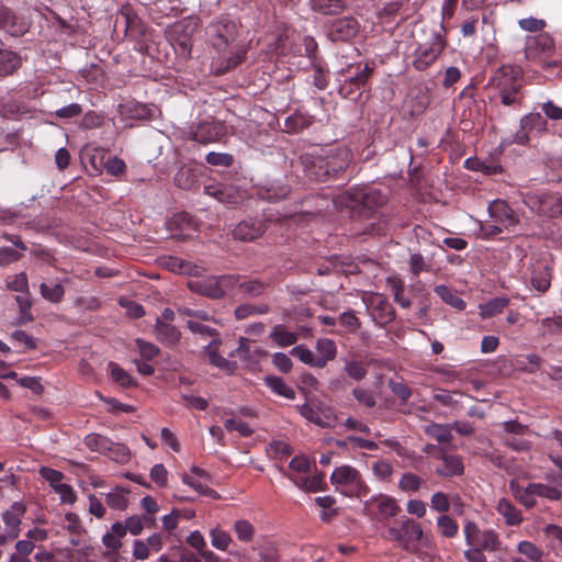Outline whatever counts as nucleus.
<instances>
[{"mask_svg":"<svg viewBox=\"0 0 562 562\" xmlns=\"http://www.w3.org/2000/svg\"><path fill=\"white\" fill-rule=\"evenodd\" d=\"M237 26L233 21H218L211 25L209 33L211 43L220 57L226 60L224 68L217 69V72H224L229 68L237 66L245 54L244 49L234 44Z\"/></svg>","mask_w":562,"mask_h":562,"instance_id":"nucleus-1","label":"nucleus"},{"mask_svg":"<svg viewBox=\"0 0 562 562\" xmlns=\"http://www.w3.org/2000/svg\"><path fill=\"white\" fill-rule=\"evenodd\" d=\"M520 74L518 67L503 66L493 76L492 82L498 89L504 105H512L516 102L521 88Z\"/></svg>","mask_w":562,"mask_h":562,"instance_id":"nucleus-2","label":"nucleus"},{"mask_svg":"<svg viewBox=\"0 0 562 562\" xmlns=\"http://www.w3.org/2000/svg\"><path fill=\"white\" fill-rule=\"evenodd\" d=\"M330 482L336 490L347 495L360 496L367 488L358 470L347 464L333 471Z\"/></svg>","mask_w":562,"mask_h":562,"instance_id":"nucleus-3","label":"nucleus"},{"mask_svg":"<svg viewBox=\"0 0 562 562\" xmlns=\"http://www.w3.org/2000/svg\"><path fill=\"white\" fill-rule=\"evenodd\" d=\"M385 199L374 189H356L345 192L335 200L338 206L356 210L359 205L371 209L384 203Z\"/></svg>","mask_w":562,"mask_h":562,"instance_id":"nucleus-4","label":"nucleus"},{"mask_svg":"<svg viewBox=\"0 0 562 562\" xmlns=\"http://www.w3.org/2000/svg\"><path fill=\"white\" fill-rule=\"evenodd\" d=\"M303 162L306 175L317 181L326 180L330 177L331 171L336 173L338 170H342L346 166L345 162H341L336 167L334 159L313 156H306Z\"/></svg>","mask_w":562,"mask_h":562,"instance_id":"nucleus-5","label":"nucleus"},{"mask_svg":"<svg viewBox=\"0 0 562 562\" xmlns=\"http://www.w3.org/2000/svg\"><path fill=\"white\" fill-rule=\"evenodd\" d=\"M487 210L491 220L502 225L506 231H512L518 224L516 213L503 200H494L490 203Z\"/></svg>","mask_w":562,"mask_h":562,"instance_id":"nucleus-6","label":"nucleus"},{"mask_svg":"<svg viewBox=\"0 0 562 562\" xmlns=\"http://www.w3.org/2000/svg\"><path fill=\"white\" fill-rule=\"evenodd\" d=\"M371 71L372 69L366 65L361 71L357 72L356 75L346 77L340 83L339 93L344 98L357 100V98L361 94Z\"/></svg>","mask_w":562,"mask_h":562,"instance_id":"nucleus-7","label":"nucleus"},{"mask_svg":"<svg viewBox=\"0 0 562 562\" xmlns=\"http://www.w3.org/2000/svg\"><path fill=\"white\" fill-rule=\"evenodd\" d=\"M182 482L190 486L192 490L201 495L211 496L217 498V493L207 486L210 476L206 471L201 468L192 467L190 473H183L181 475Z\"/></svg>","mask_w":562,"mask_h":562,"instance_id":"nucleus-8","label":"nucleus"},{"mask_svg":"<svg viewBox=\"0 0 562 562\" xmlns=\"http://www.w3.org/2000/svg\"><path fill=\"white\" fill-rule=\"evenodd\" d=\"M364 302L372 316L381 324L391 322L394 311L386 297L379 293H372L364 299Z\"/></svg>","mask_w":562,"mask_h":562,"instance_id":"nucleus-9","label":"nucleus"},{"mask_svg":"<svg viewBox=\"0 0 562 562\" xmlns=\"http://www.w3.org/2000/svg\"><path fill=\"white\" fill-rule=\"evenodd\" d=\"M553 47L552 38L546 33H539L526 38L525 52L528 58L537 59L549 56Z\"/></svg>","mask_w":562,"mask_h":562,"instance_id":"nucleus-10","label":"nucleus"},{"mask_svg":"<svg viewBox=\"0 0 562 562\" xmlns=\"http://www.w3.org/2000/svg\"><path fill=\"white\" fill-rule=\"evenodd\" d=\"M358 22L352 18H344L331 23L328 36L331 41H347L357 35Z\"/></svg>","mask_w":562,"mask_h":562,"instance_id":"nucleus-11","label":"nucleus"},{"mask_svg":"<svg viewBox=\"0 0 562 562\" xmlns=\"http://www.w3.org/2000/svg\"><path fill=\"white\" fill-rule=\"evenodd\" d=\"M442 49L443 43L439 37L431 44L420 45L416 50L415 67L417 69H425L437 59Z\"/></svg>","mask_w":562,"mask_h":562,"instance_id":"nucleus-12","label":"nucleus"},{"mask_svg":"<svg viewBox=\"0 0 562 562\" xmlns=\"http://www.w3.org/2000/svg\"><path fill=\"white\" fill-rule=\"evenodd\" d=\"M205 193L228 204H237L245 199V192L234 186H209L205 187Z\"/></svg>","mask_w":562,"mask_h":562,"instance_id":"nucleus-13","label":"nucleus"},{"mask_svg":"<svg viewBox=\"0 0 562 562\" xmlns=\"http://www.w3.org/2000/svg\"><path fill=\"white\" fill-rule=\"evenodd\" d=\"M225 134V126L221 122H203L199 124L193 133V139L207 144L217 142Z\"/></svg>","mask_w":562,"mask_h":562,"instance_id":"nucleus-14","label":"nucleus"},{"mask_svg":"<svg viewBox=\"0 0 562 562\" xmlns=\"http://www.w3.org/2000/svg\"><path fill=\"white\" fill-rule=\"evenodd\" d=\"M24 510L25 508L23 504L15 502L11 505L10 509L3 513L2 518L7 526V532L10 539H14L19 536V526Z\"/></svg>","mask_w":562,"mask_h":562,"instance_id":"nucleus-15","label":"nucleus"},{"mask_svg":"<svg viewBox=\"0 0 562 562\" xmlns=\"http://www.w3.org/2000/svg\"><path fill=\"white\" fill-rule=\"evenodd\" d=\"M263 232V225L257 220H246L240 222L233 231V236L243 241L254 240Z\"/></svg>","mask_w":562,"mask_h":562,"instance_id":"nucleus-16","label":"nucleus"},{"mask_svg":"<svg viewBox=\"0 0 562 562\" xmlns=\"http://www.w3.org/2000/svg\"><path fill=\"white\" fill-rule=\"evenodd\" d=\"M538 203L539 205L537 207L531 205L538 214L551 217L562 214V196L543 194L540 196Z\"/></svg>","mask_w":562,"mask_h":562,"instance_id":"nucleus-17","label":"nucleus"},{"mask_svg":"<svg viewBox=\"0 0 562 562\" xmlns=\"http://www.w3.org/2000/svg\"><path fill=\"white\" fill-rule=\"evenodd\" d=\"M367 505L376 509V513L381 518H389L398 512V505L393 497L386 495H379L371 498Z\"/></svg>","mask_w":562,"mask_h":562,"instance_id":"nucleus-18","label":"nucleus"},{"mask_svg":"<svg viewBox=\"0 0 562 562\" xmlns=\"http://www.w3.org/2000/svg\"><path fill=\"white\" fill-rule=\"evenodd\" d=\"M236 281L237 280L231 276L210 279L205 283L204 293L211 297H221Z\"/></svg>","mask_w":562,"mask_h":562,"instance_id":"nucleus-19","label":"nucleus"},{"mask_svg":"<svg viewBox=\"0 0 562 562\" xmlns=\"http://www.w3.org/2000/svg\"><path fill=\"white\" fill-rule=\"evenodd\" d=\"M336 345L328 338H321L316 341V368H324L328 361L336 357Z\"/></svg>","mask_w":562,"mask_h":562,"instance_id":"nucleus-20","label":"nucleus"},{"mask_svg":"<svg viewBox=\"0 0 562 562\" xmlns=\"http://www.w3.org/2000/svg\"><path fill=\"white\" fill-rule=\"evenodd\" d=\"M441 465L437 468V473L441 476H454L463 473V463L458 456L442 453Z\"/></svg>","mask_w":562,"mask_h":562,"instance_id":"nucleus-21","label":"nucleus"},{"mask_svg":"<svg viewBox=\"0 0 562 562\" xmlns=\"http://www.w3.org/2000/svg\"><path fill=\"white\" fill-rule=\"evenodd\" d=\"M125 535L126 528H124V525L122 522H114L110 531L103 535L102 543L110 552H116L122 547L121 539L124 538Z\"/></svg>","mask_w":562,"mask_h":562,"instance_id":"nucleus-22","label":"nucleus"},{"mask_svg":"<svg viewBox=\"0 0 562 562\" xmlns=\"http://www.w3.org/2000/svg\"><path fill=\"white\" fill-rule=\"evenodd\" d=\"M270 339L281 348L290 347L297 340V335L294 331L289 330L284 325H276L272 327Z\"/></svg>","mask_w":562,"mask_h":562,"instance_id":"nucleus-23","label":"nucleus"},{"mask_svg":"<svg viewBox=\"0 0 562 562\" xmlns=\"http://www.w3.org/2000/svg\"><path fill=\"white\" fill-rule=\"evenodd\" d=\"M496 510L509 526H516L522 521L520 512L506 498L498 499Z\"/></svg>","mask_w":562,"mask_h":562,"instance_id":"nucleus-24","label":"nucleus"},{"mask_svg":"<svg viewBox=\"0 0 562 562\" xmlns=\"http://www.w3.org/2000/svg\"><path fill=\"white\" fill-rule=\"evenodd\" d=\"M509 300L507 297H494L486 303L479 305L480 316L482 318H491L501 314L504 308L508 305Z\"/></svg>","mask_w":562,"mask_h":562,"instance_id":"nucleus-25","label":"nucleus"},{"mask_svg":"<svg viewBox=\"0 0 562 562\" xmlns=\"http://www.w3.org/2000/svg\"><path fill=\"white\" fill-rule=\"evenodd\" d=\"M155 330L159 340L170 345L177 342L180 336L177 328L164 319H157Z\"/></svg>","mask_w":562,"mask_h":562,"instance_id":"nucleus-26","label":"nucleus"},{"mask_svg":"<svg viewBox=\"0 0 562 562\" xmlns=\"http://www.w3.org/2000/svg\"><path fill=\"white\" fill-rule=\"evenodd\" d=\"M314 11L323 14L339 13L346 7V0H310Z\"/></svg>","mask_w":562,"mask_h":562,"instance_id":"nucleus-27","label":"nucleus"},{"mask_svg":"<svg viewBox=\"0 0 562 562\" xmlns=\"http://www.w3.org/2000/svg\"><path fill=\"white\" fill-rule=\"evenodd\" d=\"M265 383L272 392L288 400L295 397V391L279 376H267L265 378Z\"/></svg>","mask_w":562,"mask_h":562,"instance_id":"nucleus-28","label":"nucleus"},{"mask_svg":"<svg viewBox=\"0 0 562 562\" xmlns=\"http://www.w3.org/2000/svg\"><path fill=\"white\" fill-rule=\"evenodd\" d=\"M436 294L447 304L458 311L465 308V302L451 289L446 285H438L435 288Z\"/></svg>","mask_w":562,"mask_h":562,"instance_id":"nucleus-29","label":"nucleus"},{"mask_svg":"<svg viewBox=\"0 0 562 562\" xmlns=\"http://www.w3.org/2000/svg\"><path fill=\"white\" fill-rule=\"evenodd\" d=\"M40 289L42 296L52 303L60 302L65 294L63 285L53 281L42 282Z\"/></svg>","mask_w":562,"mask_h":562,"instance_id":"nucleus-30","label":"nucleus"},{"mask_svg":"<svg viewBox=\"0 0 562 562\" xmlns=\"http://www.w3.org/2000/svg\"><path fill=\"white\" fill-rule=\"evenodd\" d=\"M465 167L471 170L481 171L485 175H497L502 172V166L492 161H483L476 158L465 160Z\"/></svg>","mask_w":562,"mask_h":562,"instance_id":"nucleus-31","label":"nucleus"},{"mask_svg":"<svg viewBox=\"0 0 562 562\" xmlns=\"http://www.w3.org/2000/svg\"><path fill=\"white\" fill-rule=\"evenodd\" d=\"M20 66V58L10 50H0V77L12 74Z\"/></svg>","mask_w":562,"mask_h":562,"instance_id":"nucleus-32","label":"nucleus"},{"mask_svg":"<svg viewBox=\"0 0 562 562\" xmlns=\"http://www.w3.org/2000/svg\"><path fill=\"white\" fill-rule=\"evenodd\" d=\"M85 445L91 450L102 454H106L111 447V440L98 434H90L85 437Z\"/></svg>","mask_w":562,"mask_h":562,"instance_id":"nucleus-33","label":"nucleus"},{"mask_svg":"<svg viewBox=\"0 0 562 562\" xmlns=\"http://www.w3.org/2000/svg\"><path fill=\"white\" fill-rule=\"evenodd\" d=\"M520 125L522 130L536 131L537 133L547 131V121L540 113H530L524 116L520 121Z\"/></svg>","mask_w":562,"mask_h":562,"instance_id":"nucleus-34","label":"nucleus"},{"mask_svg":"<svg viewBox=\"0 0 562 562\" xmlns=\"http://www.w3.org/2000/svg\"><path fill=\"white\" fill-rule=\"evenodd\" d=\"M236 355L243 359H254L261 357L266 352L254 345L248 338H240L236 349Z\"/></svg>","mask_w":562,"mask_h":562,"instance_id":"nucleus-35","label":"nucleus"},{"mask_svg":"<svg viewBox=\"0 0 562 562\" xmlns=\"http://www.w3.org/2000/svg\"><path fill=\"white\" fill-rule=\"evenodd\" d=\"M473 547L495 551L499 547L498 536L493 530H483Z\"/></svg>","mask_w":562,"mask_h":562,"instance_id":"nucleus-36","label":"nucleus"},{"mask_svg":"<svg viewBox=\"0 0 562 562\" xmlns=\"http://www.w3.org/2000/svg\"><path fill=\"white\" fill-rule=\"evenodd\" d=\"M402 530L404 535V547H408L411 541H419L423 537V530L420 526L411 519H407L402 524Z\"/></svg>","mask_w":562,"mask_h":562,"instance_id":"nucleus-37","label":"nucleus"},{"mask_svg":"<svg viewBox=\"0 0 562 562\" xmlns=\"http://www.w3.org/2000/svg\"><path fill=\"white\" fill-rule=\"evenodd\" d=\"M217 345L218 341L217 339L214 338L210 341L207 346V357L210 362L217 368L224 369L226 371H232L234 369V366L228 360H226L224 357L216 352Z\"/></svg>","mask_w":562,"mask_h":562,"instance_id":"nucleus-38","label":"nucleus"},{"mask_svg":"<svg viewBox=\"0 0 562 562\" xmlns=\"http://www.w3.org/2000/svg\"><path fill=\"white\" fill-rule=\"evenodd\" d=\"M211 544L221 551H227L233 542L231 535L220 528H213L210 531Z\"/></svg>","mask_w":562,"mask_h":562,"instance_id":"nucleus-39","label":"nucleus"},{"mask_svg":"<svg viewBox=\"0 0 562 562\" xmlns=\"http://www.w3.org/2000/svg\"><path fill=\"white\" fill-rule=\"evenodd\" d=\"M517 551L529 559L531 562H542V550L530 541H520L517 544Z\"/></svg>","mask_w":562,"mask_h":562,"instance_id":"nucleus-40","label":"nucleus"},{"mask_svg":"<svg viewBox=\"0 0 562 562\" xmlns=\"http://www.w3.org/2000/svg\"><path fill=\"white\" fill-rule=\"evenodd\" d=\"M109 371L112 379L123 387H131L136 385L134 379L116 363L109 364Z\"/></svg>","mask_w":562,"mask_h":562,"instance_id":"nucleus-41","label":"nucleus"},{"mask_svg":"<svg viewBox=\"0 0 562 562\" xmlns=\"http://www.w3.org/2000/svg\"><path fill=\"white\" fill-rule=\"evenodd\" d=\"M437 527L440 535L446 538H453L459 531L458 524L447 515L437 518Z\"/></svg>","mask_w":562,"mask_h":562,"instance_id":"nucleus-42","label":"nucleus"},{"mask_svg":"<svg viewBox=\"0 0 562 562\" xmlns=\"http://www.w3.org/2000/svg\"><path fill=\"white\" fill-rule=\"evenodd\" d=\"M234 531L239 541L249 542L254 539L255 527L245 519L236 520L234 524Z\"/></svg>","mask_w":562,"mask_h":562,"instance_id":"nucleus-43","label":"nucleus"},{"mask_svg":"<svg viewBox=\"0 0 562 562\" xmlns=\"http://www.w3.org/2000/svg\"><path fill=\"white\" fill-rule=\"evenodd\" d=\"M425 432L439 442H448L451 439L449 426L441 424H431L426 426Z\"/></svg>","mask_w":562,"mask_h":562,"instance_id":"nucleus-44","label":"nucleus"},{"mask_svg":"<svg viewBox=\"0 0 562 562\" xmlns=\"http://www.w3.org/2000/svg\"><path fill=\"white\" fill-rule=\"evenodd\" d=\"M106 452V457L119 463H126L130 460L131 453L126 446L116 443L111 440V447Z\"/></svg>","mask_w":562,"mask_h":562,"instance_id":"nucleus-45","label":"nucleus"},{"mask_svg":"<svg viewBox=\"0 0 562 562\" xmlns=\"http://www.w3.org/2000/svg\"><path fill=\"white\" fill-rule=\"evenodd\" d=\"M290 353L297 358L301 362L308 364L311 367H316V356L315 352L308 349L307 347L303 345H299L296 347H293Z\"/></svg>","mask_w":562,"mask_h":562,"instance_id":"nucleus-46","label":"nucleus"},{"mask_svg":"<svg viewBox=\"0 0 562 562\" xmlns=\"http://www.w3.org/2000/svg\"><path fill=\"white\" fill-rule=\"evenodd\" d=\"M106 504L113 509H125L127 507V497L122 490H114L106 495Z\"/></svg>","mask_w":562,"mask_h":562,"instance_id":"nucleus-47","label":"nucleus"},{"mask_svg":"<svg viewBox=\"0 0 562 562\" xmlns=\"http://www.w3.org/2000/svg\"><path fill=\"white\" fill-rule=\"evenodd\" d=\"M529 493L537 494L538 496H543L549 499H558L560 497V492L557 488L542 484H528L527 494Z\"/></svg>","mask_w":562,"mask_h":562,"instance_id":"nucleus-48","label":"nucleus"},{"mask_svg":"<svg viewBox=\"0 0 562 562\" xmlns=\"http://www.w3.org/2000/svg\"><path fill=\"white\" fill-rule=\"evenodd\" d=\"M422 485L419 476L413 473H405L402 475L398 486L404 492H416Z\"/></svg>","mask_w":562,"mask_h":562,"instance_id":"nucleus-49","label":"nucleus"},{"mask_svg":"<svg viewBox=\"0 0 562 562\" xmlns=\"http://www.w3.org/2000/svg\"><path fill=\"white\" fill-rule=\"evenodd\" d=\"M301 414L307 420H310L318 426L327 427L330 425L329 420H327V417L326 418L321 417L318 412L310 404H305L301 407Z\"/></svg>","mask_w":562,"mask_h":562,"instance_id":"nucleus-50","label":"nucleus"},{"mask_svg":"<svg viewBox=\"0 0 562 562\" xmlns=\"http://www.w3.org/2000/svg\"><path fill=\"white\" fill-rule=\"evenodd\" d=\"M430 507L436 512L446 513L450 508V498L442 492H436L430 497Z\"/></svg>","mask_w":562,"mask_h":562,"instance_id":"nucleus-51","label":"nucleus"},{"mask_svg":"<svg viewBox=\"0 0 562 562\" xmlns=\"http://www.w3.org/2000/svg\"><path fill=\"white\" fill-rule=\"evenodd\" d=\"M41 476L47 481L53 490L63 483L64 474L57 470L43 467L40 470Z\"/></svg>","mask_w":562,"mask_h":562,"instance_id":"nucleus-52","label":"nucleus"},{"mask_svg":"<svg viewBox=\"0 0 562 562\" xmlns=\"http://www.w3.org/2000/svg\"><path fill=\"white\" fill-rule=\"evenodd\" d=\"M8 288L12 291L26 294L29 291L27 277L24 272H20L8 280Z\"/></svg>","mask_w":562,"mask_h":562,"instance_id":"nucleus-53","label":"nucleus"},{"mask_svg":"<svg viewBox=\"0 0 562 562\" xmlns=\"http://www.w3.org/2000/svg\"><path fill=\"white\" fill-rule=\"evenodd\" d=\"M518 25L520 26L521 30L526 32L536 33L541 32L544 29L546 22L541 19L530 16L526 19H520L518 21Z\"/></svg>","mask_w":562,"mask_h":562,"instance_id":"nucleus-54","label":"nucleus"},{"mask_svg":"<svg viewBox=\"0 0 562 562\" xmlns=\"http://www.w3.org/2000/svg\"><path fill=\"white\" fill-rule=\"evenodd\" d=\"M187 542L189 543L190 547L195 549L202 558L204 557V553L209 552L205 550V548H206L205 539L202 536V533L198 530L192 531L188 536Z\"/></svg>","mask_w":562,"mask_h":562,"instance_id":"nucleus-55","label":"nucleus"},{"mask_svg":"<svg viewBox=\"0 0 562 562\" xmlns=\"http://www.w3.org/2000/svg\"><path fill=\"white\" fill-rule=\"evenodd\" d=\"M54 491L59 495L61 503L71 505L77 499L74 488L67 483L63 482L60 485H57Z\"/></svg>","mask_w":562,"mask_h":562,"instance_id":"nucleus-56","label":"nucleus"},{"mask_svg":"<svg viewBox=\"0 0 562 562\" xmlns=\"http://www.w3.org/2000/svg\"><path fill=\"white\" fill-rule=\"evenodd\" d=\"M150 479L159 486L165 487L168 483V471L167 469L158 463L155 464L150 470Z\"/></svg>","mask_w":562,"mask_h":562,"instance_id":"nucleus-57","label":"nucleus"},{"mask_svg":"<svg viewBox=\"0 0 562 562\" xmlns=\"http://www.w3.org/2000/svg\"><path fill=\"white\" fill-rule=\"evenodd\" d=\"M480 231L484 238H491L494 237L504 231H506L502 225L495 222H480Z\"/></svg>","mask_w":562,"mask_h":562,"instance_id":"nucleus-58","label":"nucleus"},{"mask_svg":"<svg viewBox=\"0 0 562 562\" xmlns=\"http://www.w3.org/2000/svg\"><path fill=\"white\" fill-rule=\"evenodd\" d=\"M224 426L228 431L236 430L239 435L244 437H247L252 432L251 428L247 424L233 418L226 419L224 422Z\"/></svg>","mask_w":562,"mask_h":562,"instance_id":"nucleus-59","label":"nucleus"},{"mask_svg":"<svg viewBox=\"0 0 562 562\" xmlns=\"http://www.w3.org/2000/svg\"><path fill=\"white\" fill-rule=\"evenodd\" d=\"M482 531L483 530H480L475 522L467 521L463 528L467 544L470 547L474 546Z\"/></svg>","mask_w":562,"mask_h":562,"instance_id":"nucleus-60","label":"nucleus"},{"mask_svg":"<svg viewBox=\"0 0 562 562\" xmlns=\"http://www.w3.org/2000/svg\"><path fill=\"white\" fill-rule=\"evenodd\" d=\"M389 386H390L391 391L396 396H398L402 401H407L412 395L411 389L405 383H403L401 381L391 380L389 382Z\"/></svg>","mask_w":562,"mask_h":562,"instance_id":"nucleus-61","label":"nucleus"},{"mask_svg":"<svg viewBox=\"0 0 562 562\" xmlns=\"http://www.w3.org/2000/svg\"><path fill=\"white\" fill-rule=\"evenodd\" d=\"M239 288L243 292H245L251 296H257L262 293L265 285H263V283H261L259 281L248 280V281L240 282Z\"/></svg>","mask_w":562,"mask_h":562,"instance_id":"nucleus-62","label":"nucleus"},{"mask_svg":"<svg viewBox=\"0 0 562 562\" xmlns=\"http://www.w3.org/2000/svg\"><path fill=\"white\" fill-rule=\"evenodd\" d=\"M104 168L108 173L112 176H119L124 172L125 162L117 157H111L105 161Z\"/></svg>","mask_w":562,"mask_h":562,"instance_id":"nucleus-63","label":"nucleus"},{"mask_svg":"<svg viewBox=\"0 0 562 562\" xmlns=\"http://www.w3.org/2000/svg\"><path fill=\"white\" fill-rule=\"evenodd\" d=\"M310 125V121L302 114L290 116L285 121V126L289 132H294L301 128H305Z\"/></svg>","mask_w":562,"mask_h":562,"instance_id":"nucleus-64","label":"nucleus"}]
</instances>
